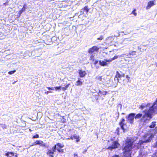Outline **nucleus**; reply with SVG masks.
<instances>
[{"instance_id": "1", "label": "nucleus", "mask_w": 157, "mask_h": 157, "mask_svg": "<svg viewBox=\"0 0 157 157\" xmlns=\"http://www.w3.org/2000/svg\"><path fill=\"white\" fill-rule=\"evenodd\" d=\"M142 113H144L143 115L142 113H139L135 115V119H139L142 117L141 120L143 122L146 123L150 121L152 117V115L154 114V113L149 108L148 110H144Z\"/></svg>"}, {"instance_id": "2", "label": "nucleus", "mask_w": 157, "mask_h": 157, "mask_svg": "<svg viewBox=\"0 0 157 157\" xmlns=\"http://www.w3.org/2000/svg\"><path fill=\"white\" fill-rule=\"evenodd\" d=\"M134 142L133 140L131 138H127L126 139L125 142V146L123 149L124 153L131 151L134 147V146H133Z\"/></svg>"}, {"instance_id": "3", "label": "nucleus", "mask_w": 157, "mask_h": 157, "mask_svg": "<svg viewBox=\"0 0 157 157\" xmlns=\"http://www.w3.org/2000/svg\"><path fill=\"white\" fill-rule=\"evenodd\" d=\"M64 147V145L63 144L58 143L54 145L52 147V148L54 149L55 152L57 151L59 153H62L64 152V150L62 149Z\"/></svg>"}, {"instance_id": "4", "label": "nucleus", "mask_w": 157, "mask_h": 157, "mask_svg": "<svg viewBox=\"0 0 157 157\" xmlns=\"http://www.w3.org/2000/svg\"><path fill=\"white\" fill-rule=\"evenodd\" d=\"M135 113H132L129 114L127 117H126L127 119L128 122L130 124H133L134 122V118H135Z\"/></svg>"}, {"instance_id": "5", "label": "nucleus", "mask_w": 157, "mask_h": 157, "mask_svg": "<svg viewBox=\"0 0 157 157\" xmlns=\"http://www.w3.org/2000/svg\"><path fill=\"white\" fill-rule=\"evenodd\" d=\"M124 77V74H121L118 71H116V75L114 77V79H116L117 82L119 83L121 82L122 79L121 78L122 77Z\"/></svg>"}, {"instance_id": "6", "label": "nucleus", "mask_w": 157, "mask_h": 157, "mask_svg": "<svg viewBox=\"0 0 157 157\" xmlns=\"http://www.w3.org/2000/svg\"><path fill=\"white\" fill-rule=\"evenodd\" d=\"M99 48L96 46H94L91 48H90L88 51V53L90 54H92L94 53L95 52H97L99 50Z\"/></svg>"}, {"instance_id": "7", "label": "nucleus", "mask_w": 157, "mask_h": 157, "mask_svg": "<svg viewBox=\"0 0 157 157\" xmlns=\"http://www.w3.org/2000/svg\"><path fill=\"white\" fill-rule=\"evenodd\" d=\"M120 144L117 141H115L113 142L111 146L107 148V149L112 150L113 149L118 148Z\"/></svg>"}, {"instance_id": "8", "label": "nucleus", "mask_w": 157, "mask_h": 157, "mask_svg": "<svg viewBox=\"0 0 157 157\" xmlns=\"http://www.w3.org/2000/svg\"><path fill=\"white\" fill-rule=\"evenodd\" d=\"M151 136L149 137L148 139L144 141H143L142 140H140L139 141L138 143H137L138 146L137 147V149H139L140 147H141V145L143 144L144 143H147L150 142L151 141Z\"/></svg>"}, {"instance_id": "9", "label": "nucleus", "mask_w": 157, "mask_h": 157, "mask_svg": "<svg viewBox=\"0 0 157 157\" xmlns=\"http://www.w3.org/2000/svg\"><path fill=\"white\" fill-rule=\"evenodd\" d=\"M37 145H39L41 146L46 147V144L42 141L40 140H36L35 142L33 143L32 145H31V146Z\"/></svg>"}, {"instance_id": "10", "label": "nucleus", "mask_w": 157, "mask_h": 157, "mask_svg": "<svg viewBox=\"0 0 157 157\" xmlns=\"http://www.w3.org/2000/svg\"><path fill=\"white\" fill-rule=\"evenodd\" d=\"M124 122L125 120L123 118L121 119V121L119 122V125L120 126L121 128L123 130V132H124L125 131L124 126H126V124L124 123Z\"/></svg>"}, {"instance_id": "11", "label": "nucleus", "mask_w": 157, "mask_h": 157, "mask_svg": "<svg viewBox=\"0 0 157 157\" xmlns=\"http://www.w3.org/2000/svg\"><path fill=\"white\" fill-rule=\"evenodd\" d=\"M5 155L7 157H17V154L13 152H8L5 153Z\"/></svg>"}, {"instance_id": "12", "label": "nucleus", "mask_w": 157, "mask_h": 157, "mask_svg": "<svg viewBox=\"0 0 157 157\" xmlns=\"http://www.w3.org/2000/svg\"><path fill=\"white\" fill-rule=\"evenodd\" d=\"M54 152H55L53 148H52V149L48 150L46 152V154L48 155L49 157H54Z\"/></svg>"}, {"instance_id": "13", "label": "nucleus", "mask_w": 157, "mask_h": 157, "mask_svg": "<svg viewBox=\"0 0 157 157\" xmlns=\"http://www.w3.org/2000/svg\"><path fill=\"white\" fill-rule=\"evenodd\" d=\"M137 52L136 51H130L127 55V56L129 58H132L136 55Z\"/></svg>"}, {"instance_id": "14", "label": "nucleus", "mask_w": 157, "mask_h": 157, "mask_svg": "<svg viewBox=\"0 0 157 157\" xmlns=\"http://www.w3.org/2000/svg\"><path fill=\"white\" fill-rule=\"evenodd\" d=\"M78 74L80 77H84L86 74V73L85 71H82L81 69L78 70Z\"/></svg>"}, {"instance_id": "15", "label": "nucleus", "mask_w": 157, "mask_h": 157, "mask_svg": "<svg viewBox=\"0 0 157 157\" xmlns=\"http://www.w3.org/2000/svg\"><path fill=\"white\" fill-rule=\"evenodd\" d=\"M108 60L105 59L104 61H101V60L99 61V64L100 65L102 66H106L107 64Z\"/></svg>"}, {"instance_id": "16", "label": "nucleus", "mask_w": 157, "mask_h": 157, "mask_svg": "<svg viewBox=\"0 0 157 157\" xmlns=\"http://www.w3.org/2000/svg\"><path fill=\"white\" fill-rule=\"evenodd\" d=\"M108 93V92L107 91H101L100 90L98 91V94L99 96H104L106 95Z\"/></svg>"}, {"instance_id": "17", "label": "nucleus", "mask_w": 157, "mask_h": 157, "mask_svg": "<svg viewBox=\"0 0 157 157\" xmlns=\"http://www.w3.org/2000/svg\"><path fill=\"white\" fill-rule=\"evenodd\" d=\"M79 136H77L75 134L73 136H71L70 138L72 140L75 139L76 142H78L79 141Z\"/></svg>"}, {"instance_id": "18", "label": "nucleus", "mask_w": 157, "mask_h": 157, "mask_svg": "<svg viewBox=\"0 0 157 157\" xmlns=\"http://www.w3.org/2000/svg\"><path fill=\"white\" fill-rule=\"evenodd\" d=\"M82 84V82L80 80V78H78V80L76 82L75 85L76 86H81Z\"/></svg>"}, {"instance_id": "19", "label": "nucleus", "mask_w": 157, "mask_h": 157, "mask_svg": "<svg viewBox=\"0 0 157 157\" xmlns=\"http://www.w3.org/2000/svg\"><path fill=\"white\" fill-rule=\"evenodd\" d=\"M118 56H114L113 58L111 59H109L107 61L108 62V63H110L113 60L118 58Z\"/></svg>"}, {"instance_id": "20", "label": "nucleus", "mask_w": 157, "mask_h": 157, "mask_svg": "<svg viewBox=\"0 0 157 157\" xmlns=\"http://www.w3.org/2000/svg\"><path fill=\"white\" fill-rule=\"evenodd\" d=\"M126 78L127 79V81H126V82L125 83V82H124V81H125V79H124L123 80V83L124 84V85H125V83H128L129 82H130V77H129L128 75H126Z\"/></svg>"}, {"instance_id": "21", "label": "nucleus", "mask_w": 157, "mask_h": 157, "mask_svg": "<svg viewBox=\"0 0 157 157\" xmlns=\"http://www.w3.org/2000/svg\"><path fill=\"white\" fill-rule=\"evenodd\" d=\"M25 5L21 9V10L19 11L18 13L19 15H21V14L24 11H25Z\"/></svg>"}, {"instance_id": "22", "label": "nucleus", "mask_w": 157, "mask_h": 157, "mask_svg": "<svg viewBox=\"0 0 157 157\" xmlns=\"http://www.w3.org/2000/svg\"><path fill=\"white\" fill-rule=\"evenodd\" d=\"M81 10L83 11V12L85 11L86 13H87L88 12L89 9H88L87 6H86L84 8H82Z\"/></svg>"}, {"instance_id": "23", "label": "nucleus", "mask_w": 157, "mask_h": 157, "mask_svg": "<svg viewBox=\"0 0 157 157\" xmlns=\"http://www.w3.org/2000/svg\"><path fill=\"white\" fill-rule=\"evenodd\" d=\"M156 122L155 121H153L151 123V124L149 125V127L150 128H154L155 127L156 125L155 123Z\"/></svg>"}, {"instance_id": "24", "label": "nucleus", "mask_w": 157, "mask_h": 157, "mask_svg": "<svg viewBox=\"0 0 157 157\" xmlns=\"http://www.w3.org/2000/svg\"><path fill=\"white\" fill-rule=\"evenodd\" d=\"M70 84V83H68L64 87H62V89L63 91H65L66 90L68 87L69 86Z\"/></svg>"}, {"instance_id": "25", "label": "nucleus", "mask_w": 157, "mask_h": 157, "mask_svg": "<svg viewBox=\"0 0 157 157\" xmlns=\"http://www.w3.org/2000/svg\"><path fill=\"white\" fill-rule=\"evenodd\" d=\"M91 55L90 57V60L93 61H94V55L93 54H90Z\"/></svg>"}, {"instance_id": "26", "label": "nucleus", "mask_w": 157, "mask_h": 157, "mask_svg": "<svg viewBox=\"0 0 157 157\" xmlns=\"http://www.w3.org/2000/svg\"><path fill=\"white\" fill-rule=\"evenodd\" d=\"M136 10L135 9H134L131 14H133L134 15V16H136L137 15V13L136 12Z\"/></svg>"}, {"instance_id": "27", "label": "nucleus", "mask_w": 157, "mask_h": 157, "mask_svg": "<svg viewBox=\"0 0 157 157\" xmlns=\"http://www.w3.org/2000/svg\"><path fill=\"white\" fill-rule=\"evenodd\" d=\"M16 71L15 70H14L13 71H9L8 73V74L9 75H12Z\"/></svg>"}, {"instance_id": "28", "label": "nucleus", "mask_w": 157, "mask_h": 157, "mask_svg": "<svg viewBox=\"0 0 157 157\" xmlns=\"http://www.w3.org/2000/svg\"><path fill=\"white\" fill-rule=\"evenodd\" d=\"M54 88H55V90L57 91L58 90H60L61 89V87L60 86H56V87H55Z\"/></svg>"}, {"instance_id": "29", "label": "nucleus", "mask_w": 157, "mask_h": 157, "mask_svg": "<svg viewBox=\"0 0 157 157\" xmlns=\"http://www.w3.org/2000/svg\"><path fill=\"white\" fill-rule=\"evenodd\" d=\"M39 137V135L37 134H36L35 135L33 136V138H38Z\"/></svg>"}, {"instance_id": "30", "label": "nucleus", "mask_w": 157, "mask_h": 157, "mask_svg": "<svg viewBox=\"0 0 157 157\" xmlns=\"http://www.w3.org/2000/svg\"><path fill=\"white\" fill-rule=\"evenodd\" d=\"M96 79L98 80L101 81L102 79V76H99L96 78Z\"/></svg>"}, {"instance_id": "31", "label": "nucleus", "mask_w": 157, "mask_h": 157, "mask_svg": "<svg viewBox=\"0 0 157 157\" xmlns=\"http://www.w3.org/2000/svg\"><path fill=\"white\" fill-rule=\"evenodd\" d=\"M145 107V106L142 105H140L139 107V108L141 110H143Z\"/></svg>"}, {"instance_id": "32", "label": "nucleus", "mask_w": 157, "mask_h": 157, "mask_svg": "<svg viewBox=\"0 0 157 157\" xmlns=\"http://www.w3.org/2000/svg\"><path fill=\"white\" fill-rule=\"evenodd\" d=\"M119 129L120 128L119 127L117 128L116 129L117 133L118 135H119Z\"/></svg>"}, {"instance_id": "33", "label": "nucleus", "mask_w": 157, "mask_h": 157, "mask_svg": "<svg viewBox=\"0 0 157 157\" xmlns=\"http://www.w3.org/2000/svg\"><path fill=\"white\" fill-rule=\"evenodd\" d=\"M103 39V36L102 35H101L99 37H98L97 38V40H102Z\"/></svg>"}, {"instance_id": "34", "label": "nucleus", "mask_w": 157, "mask_h": 157, "mask_svg": "<svg viewBox=\"0 0 157 157\" xmlns=\"http://www.w3.org/2000/svg\"><path fill=\"white\" fill-rule=\"evenodd\" d=\"M73 157H80L78 156V154L77 153H75L73 155Z\"/></svg>"}, {"instance_id": "35", "label": "nucleus", "mask_w": 157, "mask_h": 157, "mask_svg": "<svg viewBox=\"0 0 157 157\" xmlns=\"http://www.w3.org/2000/svg\"><path fill=\"white\" fill-rule=\"evenodd\" d=\"M2 128H7V126L6 125H5V124H4L3 125V126H2Z\"/></svg>"}, {"instance_id": "36", "label": "nucleus", "mask_w": 157, "mask_h": 157, "mask_svg": "<svg viewBox=\"0 0 157 157\" xmlns=\"http://www.w3.org/2000/svg\"><path fill=\"white\" fill-rule=\"evenodd\" d=\"M47 88L48 90H54L53 89H52V88H51L50 87H47Z\"/></svg>"}, {"instance_id": "37", "label": "nucleus", "mask_w": 157, "mask_h": 157, "mask_svg": "<svg viewBox=\"0 0 157 157\" xmlns=\"http://www.w3.org/2000/svg\"><path fill=\"white\" fill-rule=\"evenodd\" d=\"M154 146L155 147H157V141L155 143Z\"/></svg>"}, {"instance_id": "38", "label": "nucleus", "mask_w": 157, "mask_h": 157, "mask_svg": "<svg viewBox=\"0 0 157 157\" xmlns=\"http://www.w3.org/2000/svg\"><path fill=\"white\" fill-rule=\"evenodd\" d=\"M98 61H97V60H95L94 63V64H95V65H96V64H97V63H98Z\"/></svg>"}, {"instance_id": "39", "label": "nucleus", "mask_w": 157, "mask_h": 157, "mask_svg": "<svg viewBox=\"0 0 157 157\" xmlns=\"http://www.w3.org/2000/svg\"><path fill=\"white\" fill-rule=\"evenodd\" d=\"M51 92H50V91H46V92H45V94H48L49 93H51Z\"/></svg>"}, {"instance_id": "40", "label": "nucleus", "mask_w": 157, "mask_h": 157, "mask_svg": "<svg viewBox=\"0 0 157 157\" xmlns=\"http://www.w3.org/2000/svg\"><path fill=\"white\" fill-rule=\"evenodd\" d=\"M147 134H145L144 135V136H143V137L144 138H146L147 137Z\"/></svg>"}, {"instance_id": "41", "label": "nucleus", "mask_w": 157, "mask_h": 157, "mask_svg": "<svg viewBox=\"0 0 157 157\" xmlns=\"http://www.w3.org/2000/svg\"><path fill=\"white\" fill-rule=\"evenodd\" d=\"M112 157H119V156L117 155H114L112 156Z\"/></svg>"}, {"instance_id": "42", "label": "nucleus", "mask_w": 157, "mask_h": 157, "mask_svg": "<svg viewBox=\"0 0 157 157\" xmlns=\"http://www.w3.org/2000/svg\"><path fill=\"white\" fill-rule=\"evenodd\" d=\"M86 151H87V150H85L84 151V152H83V153H84V152H86Z\"/></svg>"}, {"instance_id": "43", "label": "nucleus", "mask_w": 157, "mask_h": 157, "mask_svg": "<svg viewBox=\"0 0 157 157\" xmlns=\"http://www.w3.org/2000/svg\"><path fill=\"white\" fill-rule=\"evenodd\" d=\"M138 49H139L140 50L141 49V48H139V47H138Z\"/></svg>"}, {"instance_id": "44", "label": "nucleus", "mask_w": 157, "mask_h": 157, "mask_svg": "<svg viewBox=\"0 0 157 157\" xmlns=\"http://www.w3.org/2000/svg\"><path fill=\"white\" fill-rule=\"evenodd\" d=\"M150 103H148L147 104V105H150Z\"/></svg>"}, {"instance_id": "45", "label": "nucleus", "mask_w": 157, "mask_h": 157, "mask_svg": "<svg viewBox=\"0 0 157 157\" xmlns=\"http://www.w3.org/2000/svg\"><path fill=\"white\" fill-rule=\"evenodd\" d=\"M122 114H124V113H122Z\"/></svg>"}]
</instances>
